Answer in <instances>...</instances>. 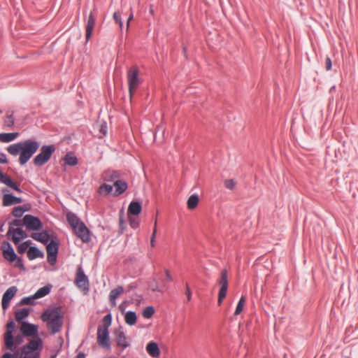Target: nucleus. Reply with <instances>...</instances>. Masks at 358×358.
<instances>
[{
  "label": "nucleus",
  "instance_id": "4468645a",
  "mask_svg": "<svg viewBox=\"0 0 358 358\" xmlns=\"http://www.w3.org/2000/svg\"><path fill=\"white\" fill-rule=\"evenodd\" d=\"M73 231L83 242L88 243L90 241V231L84 223L75 228Z\"/></svg>",
  "mask_w": 358,
  "mask_h": 358
},
{
  "label": "nucleus",
  "instance_id": "58836bf2",
  "mask_svg": "<svg viewBox=\"0 0 358 358\" xmlns=\"http://www.w3.org/2000/svg\"><path fill=\"white\" fill-rule=\"evenodd\" d=\"M155 313V309L152 306H148L143 309L142 315L143 317L148 319L150 318Z\"/></svg>",
  "mask_w": 358,
  "mask_h": 358
},
{
  "label": "nucleus",
  "instance_id": "aec40b11",
  "mask_svg": "<svg viewBox=\"0 0 358 358\" xmlns=\"http://www.w3.org/2000/svg\"><path fill=\"white\" fill-rule=\"evenodd\" d=\"M21 202L22 199L20 198L16 197L10 194H5L3 196V205L5 206H9Z\"/></svg>",
  "mask_w": 358,
  "mask_h": 358
},
{
  "label": "nucleus",
  "instance_id": "ddd939ff",
  "mask_svg": "<svg viewBox=\"0 0 358 358\" xmlns=\"http://www.w3.org/2000/svg\"><path fill=\"white\" fill-rule=\"evenodd\" d=\"M76 283L79 288L83 290L87 291L89 289L88 278L81 268H78L76 278Z\"/></svg>",
  "mask_w": 358,
  "mask_h": 358
},
{
  "label": "nucleus",
  "instance_id": "09e8293b",
  "mask_svg": "<svg viewBox=\"0 0 358 358\" xmlns=\"http://www.w3.org/2000/svg\"><path fill=\"white\" fill-rule=\"evenodd\" d=\"M325 67L327 71H329L331 69L332 63H331V60L329 57H327L325 59Z\"/></svg>",
  "mask_w": 358,
  "mask_h": 358
},
{
  "label": "nucleus",
  "instance_id": "0e129e2a",
  "mask_svg": "<svg viewBox=\"0 0 358 358\" xmlns=\"http://www.w3.org/2000/svg\"><path fill=\"white\" fill-rule=\"evenodd\" d=\"M53 358V357H52Z\"/></svg>",
  "mask_w": 358,
  "mask_h": 358
},
{
  "label": "nucleus",
  "instance_id": "423d86ee",
  "mask_svg": "<svg viewBox=\"0 0 358 358\" xmlns=\"http://www.w3.org/2000/svg\"><path fill=\"white\" fill-rule=\"evenodd\" d=\"M59 249V241L57 237L52 238L50 242L47 243V259L48 262L53 265L56 262L57 255Z\"/></svg>",
  "mask_w": 358,
  "mask_h": 358
},
{
  "label": "nucleus",
  "instance_id": "1a4fd4ad",
  "mask_svg": "<svg viewBox=\"0 0 358 358\" xmlns=\"http://www.w3.org/2000/svg\"><path fill=\"white\" fill-rule=\"evenodd\" d=\"M23 224L28 229L33 231L40 230L43 227L41 220L31 215H26L24 217Z\"/></svg>",
  "mask_w": 358,
  "mask_h": 358
},
{
  "label": "nucleus",
  "instance_id": "bf43d9fd",
  "mask_svg": "<svg viewBox=\"0 0 358 358\" xmlns=\"http://www.w3.org/2000/svg\"><path fill=\"white\" fill-rule=\"evenodd\" d=\"M152 289L154 291H158V292H161L162 291L161 289H158L157 287H153Z\"/></svg>",
  "mask_w": 358,
  "mask_h": 358
},
{
  "label": "nucleus",
  "instance_id": "f8f14e48",
  "mask_svg": "<svg viewBox=\"0 0 358 358\" xmlns=\"http://www.w3.org/2000/svg\"><path fill=\"white\" fill-rule=\"evenodd\" d=\"M17 291V288L15 286L10 287L3 294L2 296V308L6 310L8 308L10 301L15 296Z\"/></svg>",
  "mask_w": 358,
  "mask_h": 358
},
{
  "label": "nucleus",
  "instance_id": "72a5a7b5",
  "mask_svg": "<svg viewBox=\"0 0 358 358\" xmlns=\"http://www.w3.org/2000/svg\"><path fill=\"white\" fill-rule=\"evenodd\" d=\"M245 300V297L244 296H242L237 304L236 310L234 312L235 316L238 315L243 311Z\"/></svg>",
  "mask_w": 358,
  "mask_h": 358
},
{
  "label": "nucleus",
  "instance_id": "f704fd0d",
  "mask_svg": "<svg viewBox=\"0 0 358 358\" xmlns=\"http://www.w3.org/2000/svg\"><path fill=\"white\" fill-rule=\"evenodd\" d=\"M64 160L65 163L69 166H75L78 163L77 158L71 154H67Z\"/></svg>",
  "mask_w": 358,
  "mask_h": 358
},
{
  "label": "nucleus",
  "instance_id": "a211bd4d",
  "mask_svg": "<svg viewBox=\"0 0 358 358\" xmlns=\"http://www.w3.org/2000/svg\"><path fill=\"white\" fill-rule=\"evenodd\" d=\"M95 25V17L90 13L86 23V41L87 42L92 36Z\"/></svg>",
  "mask_w": 358,
  "mask_h": 358
},
{
  "label": "nucleus",
  "instance_id": "2eb2a0df",
  "mask_svg": "<svg viewBox=\"0 0 358 358\" xmlns=\"http://www.w3.org/2000/svg\"><path fill=\"white\" fill-rule=\"evenodd\" d=\"M8 234L12 236V240L15 244H17L21 240L27 237L26 233L22 229H13L12 227H9Z\"/></svg>",
  "mask_w": 358,
  "mask_h": 358
},
{
  "label": "nucleus",
  "instance_id": "bb28decb",
  "mask_svg": "<svg viewBox=\"0 0 358 358\" xmlns=\"http://www.w3.org/2000/svg\"><path fill=\"white\" fill-rule=\"evenodd\" d=\"M52 287V285L49 284V285H47L40 288L34 294V297L36 298V299H41V298L45 296L50 292Z\"/></svg>",
  "mask_w": 358,
  "mask_h": 358
},
{
  "label": "nucleus",
  "instance_id": "a18cd8bd",
  "mask_svg": "<svg viewBox=\"0 0 358 358\" xmlns=\"http://www.w3.org/2000/svg\"><path fill=\"white\" fill-rule=\"evenodd\" d=\"M113 19L115 21V22L119 24V26L120 29L122 27V22L121 20V15L119 12H115L113 14Z\"/></svg>",
  "mask_w": 358,
  "mask_h": 358
},
{
  "label": "nucleus",
  "instance_id": "13d9d810",
  "mask_svg": "<svg viewBox=\"0 0 358 358\" xmlns=\"http://www.w3.org/2000/svg\"><path fill=\"white\" fill-rule=\"evenodd\" d=\"M76 358H85V355L83 352H79Z\"/></svg>",
  "mask_w": 358,
  "mask_h": 358
},
{
  "label": "nucleus",
  "instance_id": "e2e57ef3",
  "mask_svg": "<svg viewBox=\"0 0 358 358\" xmlns=\"http://www.w3.org/2000/svg\"><path fill=\"white\" fill-rule=\"evenodd\" d=\"M107 358H115V357H107Z\"/></svg>",
  "mask_w": 358,
  "mask_h": 358
},
{
  "label": "nucleus",
  "instance_id": "680f3d73",
  "mask_svg": "<svg viewBox=\"0 0 358 358\" xmlns=\"http://www.w3.org/2000/svg\"><path fill=\"white\" fill-rule=\"evenodd\" d=\"M120 308L121 311H122V312L124 311V308L122 306H120Z\"/></svg>",
  "mask_w": 358,
  "mask_h": 358
},
{
  "label": "nucleus",
  "instance_id": "603ef678",
  "mask_svg": "<svg viewBox=\"0 0 358 358\" xmlns=\"http://www.w3.org/2000/svg\"><path fill=\"white\" fill-rule=\"evenodd\" d=\"M104 322H105V324L103 326H108V327L111 324V317H110V315H107L104 317Z\"/></svg>",
  "mask_w": 358,
  "mask_h": 358
},
{
  "label": "nucleus",
  "instance_id": "9b49d317",
  "mask_svg": "<svg viewBox=\"0 0 358 358\" xmlns=\"http://www.w3.org/2000/svg\"><path fill=\"white\" fill-rule=\"evenodd\" d=\"M15 324L13 321L9 322L6 325V332L4 334L5 347L6 348H11L13 345V335L15 329Z\"/></svg>",
  "mask_w": 358,
  "mask_h": 358
},
{
  "label": "nucleus",
  "instance_id": "6e6d98bb",
  "mask_svg": "<svg viewBox=\"0 0 358 358\" xmlns=\"http://www.w3.org/2000/svg\"><path fill=\"white\" fill-rule=\"evenodd\" d=\"M20 225V221L18 220H13L11 224H10V227H12L13 226H15V227H19Z\"/></svg>",
  "mask_w": 358,
  "mask_h": 358
},
{
  "label": "nucleus",
  "instance_id": "b1692460",
  "mask_svg": "<svg viewBox=\"0 0 358 358\" xmlns=\"http://www.w3.org/2000/svg\"><path fill=\"white\" fill-rule=\"evenodd\" d=\"M124 289L122 287L119 286L115 289H113L110 291L109 298L110 303L113 306H116V299L122 294Z\"/></svg>",
  "mask_w": 358,
  "mask_h": 358
},
{
  "label": "nucleus",
  "instance_id": "dca6fc26",
  "mask_svg": "<svg viewBox=\"0 0 358 358\" xmlns=\"http://www.w3.org/2000/svg\"><path fill=\"white\" fill-rule=\"evenodd\" d=\"M38 327L36 324H30L26 322H22L20 331L23 335L27 336H31L38 332Z\"/></svg>",
  "mask_w": 358,
  "mask_h": 358
},
{
  "label": "nucleus",
  "instance_id": "6e6552de",
  "mask_svg": "<svg viewBox=\"0 0 358 358\" xmlns=\"http://www.w3.org/2000/svg\"><path fill=\"white\" fill-rule=\"evenodd\" d=\"M115 343L117 345L124 350L131 345V338L128 337L122 327H119L114 332Z\"/></svg>",
  "mask_w": 358,
  "mask_h": 358
},
{
  "label": "nucleus",
  "instance_id": "cd10ccee",
  "mask_svg": "<svg viewBox=\"0 0 358 358\" xmlns=\"http://www.w3.org/2000/svg\"><path fill=\"white\" fill-rule=\"evenodd\" d=\"M114 187H115L114 194L115 196H118L122 194L127 189V185L125 182L122 180H117L114 183Z\"/></svg>",
  "mask_w": 358,
  "mask_h": 358
},
{
  "label": "nucleus",
  "instance_id": "f3484780",
  "mask_svg": "<svg viewBox=\"0 0 358 358\" xmlns=\"http://www.w3.org/2000/svg\"><path fill=\"white\" fill-rule=\"evenodd\" d=\"M31 236L33 239L44 244H47L52 238L55 237L53 234H49L46 231L39 233H33Z\"/></svg>",
  "mask_w": 358,
  "mask_h": 358
},
{
  "label": "nucleus",
  "instance_id": "0eeeda50",
  "mask_svg": "<svg viewBox=\"0 0 358 358\" xmlns=\"http://www.w3.org/2000/svg\"><path fill=\"white\" fill-rule=\"evenodd\" d=\"M97 342L99 345L107 350H110V343L109 340V331L108 326H100L97 329Z\"/></svg>",
  "mask_w": 358,
  "mask_h": 358
},
{
  "label": "nucleus",
  "instance_id": "c85d7f7f",
  "mask_svg": "<svg viewBox=\"0 0 358 358\" xmlns=\"http://www.w3.org/2000/svg\"><path fill=\"white\" fill-rule=\"evenodd\" d=\"M27 257L31 260L38 257H43V252L36 247H31L27 251Z\"/></svg>",
  "mask_w": 358,
  "mask_h": 358
},
{
  "label": "nucleus",
  "instance_id": "3c124183",
  "mask_svg": "<svg viewBox=\"0 0 358 358\" xmlns=\"http://www.w3.org/2000/svg\"><path fill=\"white\" fill-rule=\"evenodd\" d=\"M27 249V243H23L18 247V252L20 253L24 252Z\"/></svg>",
  "mask_w": 358,
  "mask_h": 358
},
{
  "label": "nucleus",
  "instance_id": "4be33fe9",
  "mask_svg": "<svg viewBox=\"0 0 358 358\" xmlns=\"http://www.w3.org/2000/svg\"><path fill=\"white\" fill-rule=\"evenodd\" d=\"M42 347V340L39 338L31 340L28 345L24 346L23 348L31 351L35 352L36 350L41 348Z\"/></svg>",
  "mask_w": 358,
  "mask_h": 358
},
{
  "label": "nucleus",
  "instance_id": "5701e85b",
  "mask_svg": "<svg viewBox=\"0 0 358 358\" xmlns=\"http://www.w3.org/2000/svg\"><path fill=\"white\" fill-rule=\"evenodd\" d=\"M66 219L71 227L74 229L83 222L73 213H68Z\"/></svg>",
  "mask_w": 358,
  "mask_h": 358
},
{
  "label": "nucleus",
  "instance_id": "e433bc0d",
  "mask_svg": "<svg viewBox=\"0 0 358 358\" xmlns=\"http://www.w3.org/2000/svg\"><path fill=\"white\" fill-rule=\"evenodd\" d=\"M36 298L34 297V294L26 296L22 299L20 301L21 305H34L35 303V300Z\"/></svg>",
  "mask_w": 358,
  "mask_h": 358
},
{
  "label": "nucleus",
  "instance_id": "6ab92c4d",
  "mask_svg": "<svg viewBox=\"0 0 358 358\" xmlns=\"http://www.w3.org/2000/svg\"><path fill=\"white\" fill-rule=\"evenodd\" d=\"M0 182L6 185L9 187L16 190L17 192H21V189L17 186V183L13 182L10 178L7 176L0 170Z\"/></svg>",
  "mask_w": 358,
  "mask_h": 358
},
{
  "label": "nucleus",
  "instance_id": "ea45409f",
  "mask_svg": "<svg viewBox=\"0 0 358 358\" xmlns=\"http://www.w3.org/2000/svg\"><path fill=\"white\" fill-rule=\"evenodd\" d=\"M220 286H228L227 271L222 270L221 272V278L219 281Z\"/></svg>",
  "mask_w": 358,
  "mask_h": 358
},
{
  "label": "nucleus",
  "instance_id": "8fccbe9b",
  "mask_svg": "<svg viewBox=\"0 0 358 358\" xmlns=\"http://www.w3.org/2000/svg\"><path fill=\"white\" fill-rule=\"evenodd\" d=\"M7 163H8V160H7L6 155L3 152H0V164H7Z\"/></svg>",
  "mask_w": 358,
  "mask_h": 358
},
{
  "label": "nucleus",
  "instance_id": "9d476101",
  "mask_svg": "<svg viewBox=\"0 0 358 358\" xmlns=\"http://www.w3.org/2000/svg\"><path fill=\"white\" fill-rule=\"evenodd\" d=\"M19 351H16L13 354L6 352L3 355L2 358H38L37 352H31L24 348H22L20 357H19Z\"/></svg>",
  "mask_w": 358,
  "mask_h": 358
},
{
  "label": "nucleus",
  "instance_id": "393cba45",
  "mask_svg": "<svg viewBox=\"0 0 358 358\" xmlns=\"http://www.w3.org/2000/svg\"><path fill=\"white\" fill-rule=\"evenodd\" d=\"M141 204L137 201H131L128 207V213L132 215H138L141 212Z\"/></svg>",
  "mask_w": 358,
  "mask_h": 358
},
{
  "label": "nucleus",
  "instance_id": "a19ab883",
  "mask_svg": "<svg viewBox=\"0 0 358 358\" xmlns=\"http://www.w3.org/2000/svg\"><path fill=\"white\" fill-rule=\"evenodd\" d=\"M24 212L25 209L23 207L17 206L13 208V215L16 217H20Z\"/></svg>",
  "mask_w": 358,
  "mask_h": 358
},
{
  "label": "nucleus",
  "instance_id": "864d4df0",
  "mask_svg": "<svg viewBox=\"0 0 358 358\" xmlns=\"http://www.w3.org/2000/svg\"><path fill=\"white\" fill-rule=\"evenodd\" d=\"M185 289H186L187 299L188 301H190L192 299V292H191L190 288L187 284H186Z\"/></svg>",
  "mask_w": 358,
  "mask_h": 358
},
{
  "label": "nucleus",
  "instance_id": "37998d69",
  "mask_svg": "<svg viewBox=\"0 0 358 358\" xmlns=\"http://www.w3.org/2000/svg\"><path fill=\"white\" fill-rule=\"evenodd\" d=\"M157 234V221L155 220L152 234L150 238V245L152 248L155 246V237Z\"/></svg>",
  "mask_w": 358,
  "mask_h": 358
},
{
  "label": "nucleus",
  "instance_id": "412c9836",
  "mask_svg": "<svg viewBox=\"0 0 358 358\" xmlns=\"http://www.w3.org/2000/svg\"><path fill=\"white\" fill-rule=\"evenodd\" d=\"M146 351L152 357H158L160 355L159 348L155 342L149 343L146 346Z\"/></svg>",
  "mask_w": 358,
  "mask_h": 358
},
{
  "label": "nucleus",
  "instance_id": "39448f33",
  "mask_svg": "<svg viewBox=\"0 0 358 358\" xmlns=\"http://www.w3.org/2000/svg\"><path fill=\"white\" fill-rule=\"evenodd\" d=\"M127 82L130 99H131L133 92L136 90L141 83L139 77V71L136 66L131 67L127 72Z\"/></svg>",
  "mask_w": 358,
  "mask_h": 358
},
{
  "label": "nucleus",
  "instance_id": "473e14b6",
  "mask_svg": "<svg viewBox=\"0 0 358 358\" xmlns=\"http://www.w3.org/2000/svg\"><path fill=\"white\" fill-rule=\"evenodd\" d=\"M24 337L22 335L18 334L15 337L13 336V345L11 348H7L8 350H14L18 345L22 343Z\"/></svg>",
  "mask_w": 358,
  "mask_h": 358
},
{
  "label": "nucleus",
  "instance_id": "f257e3e1",
  "mask_svg": "<svg viewBox=\"0 0 358 358\" xmlns=\"http://www.w3.org/2000/svg\"><path fill=\"white\" fill-rule=\"evenodd\" d=\"M39 147L40 144L37 141L27 139L10 145L7 148V151L12 156L19 155V163L24 165L36 152Z\"/></svg>",
  "mask_w": 358,
  "mask_h": 358
},
{
  "label": "nucleus",
  "instance_id": "5fc2aeb1",
  "mask_svg": "<svg viewBox=\"0 0 358 358\" xmlns=\"http://www.w3.org/2000/svg\"><path fill=\"white\" fill-rule=\"evenodd\" d=\"M165 272V274H166V280L169 281V282H171L173 280V278L171 275V273L169 270L166 269L164 271Z\"/></svg>",
  "mask_w": 358,
  "mask_h": 358
},
{
  "label": "nucleus",
  "instance_id": "de8ad7c7",
  "mask_svg": "<svg viewBox=\"0 0 358 358\" xmlns=\"http://www.w3.org/2000/svg\"><path fill=\"white\" fill-rule=\"evenodd\" d=\"M99 132L103 135L106 136L107 134V126L105 122L101 123L99 127Z\"/></svg>",
  "mask_w": 358,
  "mask_h": 358
},
{
  "label": "nucleus",
  "instance_id": "c03bdc74",
  "mask_svg": "<svg viewBox=\"0 0 358 358\" xmlns=\"http://www.w3.org/2000/svg\"><path fill=\"white\" fill-rule=\"evenodd\" d=\"M5 125L11 127L14 124V119L12 114L8 115L4 121Z\"/></svg>",
  "mask_w": 358,
  "mask_h": 358
},
{
  "label": "nucleus",
  "instance_id": "a878e982",
  "mask_svg": "<svg viewBox=\"0 0 358 358\" xmlns=\"http://www.w3.org/2000/svg\"><path fill=\"white\" fill-rule=\"evenodd\" d=\"M19 136L18 132L13 133H1L0 141L3 143H9L15 140Z\"/></svg>",
  "mask_w": 358,
  "mask_h": 358
},
{
  "label": "nucleus",
  "instance_id": "c9c22d12",
  "mask_svg": "<svg viewBox=\"0 0 358 358\" xmlns=\"http://www.w3.org/2000/svg\"><path fill=\"white\" fill-rule=\"evenodd\" d=\"M228 286H221L218 294V303L222 304L223 299L226 297Z\"/></svg>",
  "mask_w": 358,
  "mask_h": 358
},
{
  "label": "nucleus",
  "instance_id": "052dcab7",
  "mask_svg": "<svg viewBox=\"0 0 358 358\" xmlns=\"http://www.w3.org/2000/svg\"><path fill=\"white\" fill-rule=\"evenodd\" d=\"M25 243H27V247H28L29 245V244L31 243V241H27Z\"/></svg>",
  "mask_w": 358,
  "mask_h": 358
},
{
  "label": "nucleus",
  "instance_id": "2f4dec72",
  "mask_svg": "<svg viewBox=\"0 0 358 358\" xmlns=\"http://www.w3.org/2000/svg\"><path fill=\"white\" fill-rule=\"evenodd\" d=\"M29 311L28 309L23 308L15 313V319L17 322H21L28 317Z\"/></svg>",
  "mask_w": 358,
  "mask_h": 358
},
{
  "label": "nucleus",
  "instance_id": "c756f323",
  "mask_svg": "<svg viewBox=\"0 0 358 358\" xmlns=\"http://www.w3.org/2000/svg\"><path fill=\"white\" fill-rule=\"evenodd\" d=\"M136 319L137 317L135 312L128 311L125 313L124 320L127 324L130 326L134 325L136 322Z\"/></svg>",
  "mask_w": 358,
  "mask_h": 358
},
{
  "label": "nucleus",
  "instance_id": "7ed1b4c3",
  "mask_svg": "<svg viewBox=\"0 0 358 358\" xmlns=\"http://www.w3.org/2000/svg\"><path fill=\"white\" fill-rule=\"evenodd\" d=\"M55 150L53 145L42 146L40 152L34 159V164L38 166H43L48 162Z\"/></svg>",
  "mask_w": 358,
  "mask_h": 358
},
{
  "label": "nucleus",
  "instance_id": "4d7b16f0",
  "mask_svg": "<svg viewBox=\"0 0 358 358\" xmlns=\"http://www.w3.org/2000/svg\"><path fill=\"white\" fill-rule=\"evenodd\" d=\"M134 16H133V13H131L130 15L128 17V20H127V29H129V23L131 22V20L133 19Z\"/></svg>",
  "mask_w": 358,
  "mask_h": 358
},
{
  "label": "nucleus",
  "instance_id": "49530a36",
  "mask_svg": "<svg viewBox=\"0 0 358 358\" xmlns=\"http://www.w3.org/2000/svg\"><path fill=\"white\" fill-rule=\"evenodd\" d=\"M224 185L227 188L232 189L235 187V182L233 180H226Z\"/></svg>",
  "mask_w": 358,
  "mask_h": 358
},
{
  "label": "nucleus",
  "instance_id": "20e7f679",
  "mask_svg": "<svg viewBox=\"0 0 358 358\" xmlns=\"http://www.w3.org/2000/svg\"><path fill=\"white\" fill-rule=\"evenodd\" d=\"M3 256L10 263H13L14 266L18 268H23L22 260L18 258L15 251L9 243H3L1 245Z\"/></svg>",
  "mask_w": 358,
  "mask_h": 358
},
{
  "label": "nucleus",
  "instance_id": "4c0bfd02",
  "mask_svg": "<svg viewBox=\"0 0 358 358\" xmlns=\"http://www.w3.org/2000/svg\"><path fill=\"white\" fill-rule=\"evenodd\" d=\"M113 191V186L107 184H103L100 186L99 192L101 194H108Z\"/></svg>",
  "mask_w": 358,
  "mask_h": 358
},
{
  "label": "nucleus",
  "instance_id": "f03ea898",
  "mask_svg": "<svg viewBox=\"0 0 358 358\" xmlns=\"http://www.w3.org/2000/svg\"><path fill=\"white\" fill-rule=\"evenodd\" d=\"M41 320L46 323L47 328L52 334L59 332L63 324V313L61 308H48L42 314Z\"/></svg>",
  "mask_w": 358,
  "mask_h": 358
},
{
  "label": "nucleus",
  "instance_id": "7c9ffc66",
  "mask_svg": "<svg viewBox=\"0 0 358 358\" xmlns=\"http://www.w3.org/2000/svg\"><path fill=\"white\" fill-rule=\"evenodd\" d=\"M199 201V199L198 195H196V194L191 195L188 198L187 201V208L189 210L194 209L197 206Z\"/></svg>",
  "mask_w": 358,
  "mask_h": 358
},
{
  "label": "nucleus",
  "instance_id": "79ce46f5",
  "mask_svg": "<svg viewBox=\"0 0 358 358\" xmlns=\"http://www.w3.org/2000/svg\"><path fill=\"white\" fill-rule=\"evenodd\" d=\"M129 225L133 229H136L139 227V220L136 217H129Z\"/></svg>",
  "mask_w": 358,
  "mask_h": 358
}]
</instances>
